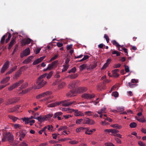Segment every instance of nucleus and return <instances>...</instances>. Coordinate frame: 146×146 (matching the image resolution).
<instances>
[{
  "instance_id": "nucleus-58",
  "label": "nucleus",
  "mask_w": 146,
  "mask_h": 146,
  "mask_svg": "<svg viewBox=\"0 0 146 146\" xmlns=\"http://www.w3.org/2000/svg\"><path fill=\"white\" fill-rule=\"evenodd\" d=\"M16 111L15 109V108H10L8 110V112H12Z\"/></svg>"
},
{
  "instance_id": "nucleus-15",
  "label": "nucleus",
  "mask_w": 146,
  "mask_h": 146,
  "mask_svg": "<svg viewBox=\"0 0 146 146\" xmlns=\"http://www.w3.org/2000/svg\"><path fill=\"white\" fill-rule=\"evenodd\" d=\"M16 43V38H11V41L9 43L8 47V49L10 50L11 49V48L13 46V45Z\"/></svg>"
},
{
  "instance_id": "nucleus-20",
  "label": "nucleus",
  "mask_w": 146,
  "mask_h": 146,
  "mask_svg": "<svg viewBox=\"0 0 146 146\" xmlns=\"http://www.w3.org/2000/svg\"><path fill=\"white\" fill-rule=\"evenodd\" d=\"M60 102H57L50 104L48 105V107H54L60 105Z\"/></svg>"
},
{
  "instance_id": "nucleus-11",
  "label": "nucleus",
  "mask_w": 146,
  "mask_h": 146,
  "mask_svg": "<svg viewBox=\"0 0 146 146\" xmlns=\"http://www.w3.org/2000/svg\"><path fill=\"white\" fill-rule=\"evenodd\" d=\"M19 100V97L9 99L8 100V102L7 103V104H11L15 103L17 102Z\"/></svg>"
},
{
  "instance_id": "nucleus-8",
  "label": "nucleus",
  "mask_w": 146,
  "mask_h": 146,
  "mask_svg": "<svg viewBox=\"0 0 146 146\" xmlns=\"http://www.w3.org/2000/svg\"><path fill=\"white\" fill-rule=\"evenodd\" d=\"M95 96V95L94 94H90L86 93L82 95V98L86 99H90L94 98Z\"/></svg>"
},
{
  "instance_id": "nucleus-21",
  "label": "nucleus",
  "mask_w": 146,
  "mask_h": 146,
  "mask_svg": "<svg viewBox=\"0 0 146 146\" xmlns=\"http://www.w3.org/2000/svg\"><path fill=\"white\" fill-rule=\"evenodd\" d=\"M76 82L73 81L70 83L68 85V88L70 89L73 88L75 87Z\"/></svg>"
},
{
  "instance_id": "nucleus-24",
  "label": "nucleus",
  "mask_w": 146,
  "mask_h": 146,
  "mask_svg": "<svg viewBox=\"0 0 146 146\" xmlns=\"http://www.w3.org/2000/svg\"><path fill=\"white\" fill-rule=\"evenodd\" d=\"M33 58V56H30L29 57H28L27 59L24 60V61L23 62V63H27L28 62H30L32 58Z\"/></svg>"
},
{
  "instance_id": "nucleus-4",
  "label": "nucleus",
  "mask_w": 146,
  "mask_h": 146,
  "mask_svg": "<svg viewBox=\"0 0 146 146\" xmlns=\"http://www.w3.org/2000/svg\"><path fill=\"white\" fill-rule=\"evenodd\" d=\"M59 102H61L60 104H61L62 106L65 107L70 106L72 104H74L76 102L75 101H70V100H68L60 101Z\"/></svg>"
},
{
  "instance_id": "nucleus-45",
  "label": "nucleus",
  "mask_w": 146,
  "mask_h": 146,
  "mask_svg": "<svg viewBox=\"0 0 146 146\" xmlns=\"http://www.w3.org/2000/svg\"><path fill=\"white\" fill-rule=\"evenodd\" d=\"M19 146H27L28 144L25 141H23L21 143H20L19 145Z\"/></svg>"
},
{
  "instance_id": "nucleus-43",
  "label": "nucleus",
  "mask_w": 146,
  "mask_h": 146,
  "mask_svg": "<svg viewBox=\"0 0 146 146\" xmlns=\"http://www.w3.org/2000/svg\"><path fill=\"white\" fill-rule=\"evenodd\" d=\"M111 95L115 97H117L118 96L119 94L117 92L115 91L113 92L112 93Z\"/></svg>"
},
{
  "instance_id": "nucleus-55",
  "label": "nucleus",
  "mask_w": 146,
  "mask_h": 146,
  "mask_svg": "<svg viewBox=\"0 0 146 146\" xmlns=\"http://www.w3.org/2000/svg\"><path fill=\"white\" fill-rule=\"evenodd\" d=\"M92 113V112L90 111H86L85 112V113L88 116H90L92 115L91 113Z\"/></svg>"
},
{
  "instance_id": "nucleus-1",
  "label": "nucleus",
  "mask_w": 146,
  "mask_h": 146,
  "mask_svg": "<svg viewBox=\"0 0 146 146\" xmlns=\"http://www.w3.org/2000/svg\"><path fill=\"white\" fill-rule=\"evenodd\" d=\"M53 73L54 72L52 71H50L48 74L45 73L39 77L36 81L35 86H34V89H39L43 87L47 83L46 81H44L43 78L46 76L47 78L49 79L52 76Z\"/></svg>"
},
{
  "instance_id": "nucleus-27",
  "label": "nucleus",
  "mask_w": 146,
  "mask_h": 146,
  "mask_svg": "<svg viewBox=\"0 0 146 146\" xmlns=\"http://www.w3.org/2000/svg\"><path fill=\"white\" fill-rule=\"evenodd\" d=\"M87 67V65L86 64H83L80 66V70L81 71Z\"/></svg>"
},
{
  "instance_id": "nucleus-48",
  "label": "nucleus",
  "mask_w": 146,
  "mask_h": 146,
  "mask_svg": "<svg viewBox=\"0 0 146 146\" xmlns=\"http://www.w3.org/2000/svg\"><path fill=\"white\" fill-rule=\"evenodd\" d=\"M106 146H115L112 143L110 142H107L105 143Z\"/></svg>"
},
{
  "instance_id": "nucleus-61",
  "label": "nucleus",
  "mask_w": 146,
  "mask_h": 146,
  "mask_svg": "<svg viewBox=\"0 0 146 146\" xmlns=\"http://www.w3.org/2000/svg\"><path fill=\"white\" fill-rule=\"evenodd\" d=\"M78 142L76 141H71L69 142V143L72 144H74L78 143Z\"/></svg>"
},
{
  "instance_id": "nucleus-60",
  "label": "nucleus",
  "mask_w": 146,
  "mask_h": 146,
  "mask_svg": "<svg viewBox=\"0 0 146 146\" xmlns=\"http://www.w3.org/2000/svg\"><path fill=\"white\" fill-rule=\"evenodd\" d=\"M53 116V114H47L46 116H45V117H46V119H48L52 117Z\"/></svg>"
},
{
  "instance_id": "nucleus-2",
  "label": "nucleus",
  "mask_w": 146,
  "mask_h": 146,
  "mask_svg": "<svg viewBox=\"0 0 146 146\" xmlns=\"http://www.w3.org/2000/svg\"><path fill=\"white\" fill-rule=\"evenodd\" d=\"M62 110L67 111L69 113L74 112V114L75 116H84V115L83 113L81 111H79L78 110H74L70 108H64Z\"/></svg>"
},
{
  "instance_id": "nucleus-44",
  "label": "nucleus",
  "mask_w": 146,
  "mask_h": 146,
  "mask_svg": "<svg viewBox=\"0 0 146 146\" xmlns=\"http://www.w3.org/2000/svg\"><path fill=\"white\" fill-rule=\"evenodd\" d=\"M65 83L64 82H62L60 83L58 85V87L59 88H62L65 85Z\"/></svg>"
},
{
  "instance_id": "nucleus-28",
  "label": "nucleus",
  "mask_w": 146,
  "mask_h": 146,
  "mask_svg": "<svg viewBox=\"0 0 146 146\" xmlns=\"http://www.w3.org/2000/svg\"><path fill=\"white\" fill-rule=\"evenodd\" d=\"M84 128L83 127H80L77 128L76 129V131L77 133H79L83 131L84 129Z\"/></svg>"
},
{
  "instance_id": "nucleus-3",
  "label": "nucleus",
  "mask_w": 146,
  "mask_h": 146,
  "mask_svg": "<svg viewBox=\"0 0 146 146\" xmlns=\"http://www.w3.org/2000/svg\"><path fill=\"white\" fill-rule=\"evenodd\" d=\"M2 141L3 142L8 141L11 143V145L13 144L14 141V136L10 132H7L2 138Z\"/></svg>"
},
{
  "instance_id": "nucleus-25",
  "label": "nucleus",
  "mask_w": 146,
  "mask_h": 146,
  "mask_svg": "<svg viewBox=\"0 0 146 146\" xmlns=\"http://www.w3.org/2000/svg\"><path fill=\"white\" fill-rule=\"evenodd\" d=\"M28 83L27 82H25V83L22 84L19 88L21 89L25 88L28 86Z\"/></svg>"
},
{
  "instance_id": "nucleus-52",
  "label": "nucleus",
  "mask_w": 146,
  "mask_h": 146,
  "mask_svg": "<svg viewBox=\"0 0 146 146\" xmlns=\"http://www.w3.org/2000/svg\"><path fill=\"white\" fill-rule=\"evenodd\" d=\"M125 70L126 72H128L129 71V68L128 66H126V65H124Z\"/></svg>"
},
{
  "instance_id": "nucleus-56",
  "label": "nucleus",
  "mask_w": 146,
  "mask_h": 146,
  "mask_svg": "<svg viewBox=\"0 0 146 146\" xmlns=\"http://www.w3.org/2000/svg\"><path fill=\"white\" fill-rule=\"evenodd\" d=\"M54 77L56 78H58L60 77L59 75V72L57 71L54 76Z\"/></svg>"
},
{
  "instance_id": "nucleus-41",
  "label": "nucleus",
  "mask_w": 146,
  "mask_h": 146,
  "mask_svg": "<svg viewBox=\"0 0 146 146\" xmlns=\"http://www.w3.org/2000/svg\"><path fill=\"white\" fill-rule=\"evenodd\" d=\"M7 34H6V35H4L2 37L1 40V42L2 44H3L4 43L5 37L7 36Z\"/></svg>"
},
{
  "instance_id": "nucleus-36",
  "label": "nucleus",
  "mask_w": 146,
  "mask_h": 146,
  "mask_svg": "<svg viewBox=\"0 0 146 146\" xmlns=\"http://www.w3.org/2000/svg\"><path fill=\"white\" fill-rule=\"evenodd\" d=\"M47 126L44 127L43 128L38 131V133L40 134H41L42 132H45L46 129H47Z\"/></svg>"
},
{
  "instance_id": "nucleus-38",
  "label": "nucleus",
  "mask_w": 146,
  "mask_h": 146,
  "mask_svg": "<svg viewBox=\"0 0 146 146\" xmlns=\"http://www.w3.org/2000/svg\"><path fill=\"white\" fill-rule=\"evenodd\" d=\"M106 110V108H103L100 111H98V113L99 114H102L103 113H104L105 112V111Z\"/></svg>"
},
{
  "instance_id": "nucleus-62",
  "label": "nucleus",
  "mask_w": 146,
  "mask_h": 146,
  "mask_svg": "<svg viewBox=\"0 0 146 146\" xmlns=\"http://www.w3.org/2000/svg\"><path fill=\"white\" fill-rule=\"evenodd\" d=\"M59 135V134H57L56 133H54L52 134V135L53 138L54 139H56L57 138V135Z\"/></svg>"
},
{
  "instance_id": "nucleus-59",
  "label": "nucleus",
  "mask_w": 146,
  "mask_h": 146,
  "mask_svg": "<svg viewBox=\"0 0 146 146\" xmlns=\"http://www.w3.org/2000/svg\"><path fill=\"white\" fill-rule=\"evenodd\" d=\"M18 47V46L17 45H16L15 48L14 49L13 52L12 54V55H13L15 53V52L17 50V49Z\"/></svg>"
},
{
  "instance_id": "nucleus-42",
  "label": "nucleus",
  "mask_w": 146,
  "mask_h": 146,
  "mask_svg": "<svg viewBox=\"0 0 146 146\" xmlns=\"http://www.w3.org/2000/svg\"><path fill=\"white\" fill-rule=\"evenodd\" d=\"M9 117L11 119H12L14 121H16L17 119V118L16 117L13 115H9Z\"/></svg>"
},
{
  "instance_id": "nucleus-16",
  "label": "nucleus",
  "mask_w": 146,
  "mask_h": 146,
  "mask_svg": "<svg viewBox=\"0 0 146 146\" xmlns=\"http://www.w3.org/2000/svg\"><path fill=\"white\" fill-rule=\"evenodd\" d=\"M34 118L35 119H37L40 122H41L43 121L44 120H47L46 117H45V116H40L37 117H35Z\"/></svg>"
},
{
  "instance_id": "nucleus-19",
  "label": "nucleus",
  "mask_w": 146,
  "mask_h": 146,
  "mask_svg": "<svg viewBox=\"0 0 146 146\" xmlns=\"http://www.w3.org/2000/svg\"><path fill=\"white\" fill-rule=\"evenodd\" d=\"M19 136L20 137L19 139L20 141H22L23 139L25 137L26 135V133H25L23 131H20L19 132Z\"/></svg>"
},
{
  "instance_id": "nucleus-14",
  "label": "nucleus",
  "mask_w": 146,
  "mask_h": 146,
  "mask_svg": "<svg viewBox=\"0 0 146 146\" xmlns=\"http://www.w3.org/2000/svg\"><path fill=\"white\" fill-rule=\"evenodd\" d=\"M51 92L50 91H48L45 92L43 93L36 97L37 99H39L44 96H47L51 94Z\"/></svg>"
},
{
  "instance_id": "nucleus-53",
  "label": "nucleus",
  "mask_w": 146,
  "mask_h": 146,
  "mask_svg": "<svg viewBox=\"0 0 146 146\" xmlns=\"http://www.w3.org/2000/svg\"><path fill=\"white\" fill-rule=\"evenodd\" d=\"M58 54L55 55L54 57H52L50 60V62H51L55 59H56L58 57Z\"/></svg>"
},
{
  "instance_id": "nucleus-13",
  "label": "nucleus",
  "mask_w": 146,
  "mask_h": 146,
  "mask_svg": "<svg viewBox=\"0 0 146 146\" xmlns=\"http://www.w3.org/2000/svg\"><path fill=\"white\" fill-rule=\"evenodd\" d=\"M78 92L75 89L72 90L70 92L67 94V96L68 97H71L75 96V94H76Z\"/></svg>"
},
{
  "instance_id": "nucleus-63",
  "label": "nucleus",
  "mask_w": 146,
  "mask_h": 146,
  "mask_svg": "<svg viewBox=\"0 0 146 146\" xmlns=\"http://www.w3.org/2000/svg\"><path fill=\"white\" fill-rule=\"evenodd\" d=\"M97 66V64H94L92 65H91L90 67V69H93L95 68Z\"/></svg>"
},
{
  "instance_id": "nucleus-57",
  "label": "nucleus",
  "mask_w": 146,
  "mask_h": 146,
  "mask_svg": "<svg viewBox=\"0 0 146 146\" xmlns=\"http://www.w3.org/2000/svg\"><path fill=\"white\" fill-rule=\"evenodd\" d=\"M112 54H116L117 56L120 55V53L117 51L114 50L112 52Z\"/></svg>"
},
{
  "instance_id": "nucleus-34",
  "label": "nucleus",
  "mask_w": 146,
  "mask_h": 146,
  "mask_svg": "<svg viewBox=\"0 0 146 146\" xmlns=\"http://www.w3.org/2000/svg\"><path fill=\"white\" fill-rule=\"evenodd\" d=\"M9 62L8 61H7L5 63L3 64V67H4L6 68L7 69L9 67Z\"/></svg>"
},
{
  "instance_id": "nucleus-22",
  "label": "nucleus",
  "mask_w": 146,
  "mask_h": 146,
  "mask_svg": "<svg viewBox=\"0 0 146 146\" xmlns=\"http://www.w3.org/2000/svg\"><path fill=\"white\" fill-rule=\"evenodd\" d=\"M78 90L80 93H83L87 91V88L84 87H80L78 88Z\"/></svg>"
},
{
  "instance_id": "nucleus-26",
  "label": "nucleus",
  "mask_w": 146,
  "mask_h": 146,
  "mask_svg": "<svg viewBox=\"0 0 146 146\" xmlns=\"http://www.w3.org/2000/svg\"><path fill=\"white\" fill-rule=\"evenodd\" d=\"M78 76V74H76L73 75H69L68 76V77L71 79H74L77 77Z\"/></svg>"
},
{
  "instance_id": "nucleus-32",
  "label": "nucleus",
  "mask_w": 146,
  "mask_h": 146,
  "mask_svg": "<svg viewBox=\"0 0 146 146\" xmlns=\"http://www.w3.org/2000/svg\"><path fill=\"white\" fill-rule=\"evenodd\" d=\"M111 126L113 128H116L118 129H120L122 127L121 125H119L117 124H113L111 125Z\"/></svg>"
},
{
  "instance_id": "nucleus-64",
  "label": "nucleus",
  "mask_w": 146,
  "mask_h": 146,
  "mask_svg": "<svg viewBox=\"0 0 146 146\" xmlns=\"http://www.w3.org/2000/svg\"><path fill=\"white\" fill-rule=\"evenodd\" d=\"M138 144L140 146H145V144L144 143L141 141H139L138 142Z\"/></svg>"
},
{
  "instance_id": "nucleus-51",
  "label": "nucleus",
  "mask_w": 146,
  "mask_h": 146,
  "mask_svg": "<svg viewBox=\"0 0 146 146\" xmlns=\"http://www.w3.org/2000/svg\"><path fill=\"white\" fill-rule=\"evenodd\" d=\"M67 128V127L66 126H62L58 129V130L59 131L62 130H65Z\"/></svg>"
},
{
  "instance_id": "nucleus-10",
  "label": "nucleus",
  "mask_w": 146,
  "mask_h": 146,
  "mask_svg": "<svg viewBox=\"0 0 146 146\" xmlns=\"http://www.w3.org/2000/svg\"><path fill=\"white\" fill-rule=\"evenodd\" d=\"M27 68L26 66H24L22 67L20 69L16 72L15 75L14 76L13 78L14 79H17L19 77L20 75L22 73L21 69L24 68V69L26 68Z\"/></svg>"
},
{
  "instance_id": "nucleus-39",
  "label": "nucleus",
  "mask_w": 146,
  "mask_h": 146,
  "mask_svg": "<svg viewBox=\"0 0 146 146\" xmlns=\"http://www.w3.org/2000/svg\"><path fill=\"white\" fill-rule=\"evenodd\" d=\"M112 44L115 45V46H117V47L118 46H120V45L117 43L116 40H114L112 41Z\"/></svg>"
},
{
  "instance_id": "nucleus-7",
  "label": "nucleus",
  "mask_w": 146,
  "mask_h": 146,
  "mask_svg": "<svg viewBox=\"0 0 146 146\" xmlns=\"http://www.w3.org/2000/svg\"><path fill=\"white\" fill-rule=\"evenodd\" d=\"M58 64V60H55L52 62V63L51 64H50L48 65V68L50 69L51 70H52L54 68H55L57 67Z\"/></svg>"
},
{
  "instance_id": "nucleus-46",
  "label": "nucleus",
  "mask_w": 146,
  "mask_h": 146,
  "mask_svg": "<svg viewBox=\"0 0 146 146\" xmlns=\"http://www.w3.org/2000/svg\"><path fill=\"white\" fill-rule=\"evenodd\" d=\"M111 72L112 73V75L114 77L116 78L118 77L119 76V74H117V72H114L112 71Z\"/></svg>"
},
{
  "instance_id": "nucleus-31",
  "label": "nucleus",
  "mask_w": 146,
  "mask_h": 146,
  "mask_svg": "<svg viewBox=\"0 0 146 146\" xmlns=\"http://www.w3.org/2000/svg\"><path fill=\"white\" fill-rule=\"evenodd\" d=\"M83 121V119H77L76 121V123L77 124H80L82 123V122Z\"/></svg>"
},
{
  "instance_id": "nucleus-17",
  "label": "nucleus",
  "mask_w": 146,
  "mask_h": 146,
  "mask_svg": "<svg viewBox=\"0 0 146 146\" xmlns=\"http://www.w3.org/2000/svg\"><path fill=\"white\" fill-rule=\"evenodd\" d=\"M62 114L63 113L61 112H56L54 114L53 118H56L57 117L58 120H61V118L59 116L62 115Z\"/></svg>"
},
{
  "instance_id": "nucleus-49",
  "label": "nucleus",
  "mask_w": 146,
  "mask_h": 146,
  "mask_svg": "<svg viewBox=\"0 0 146 146\" xmlns=\"http://www.w3.org/2000/svg\"><path fill=\"white\" fill-rule=\"evenodd\" d=\"M21 126L19 124H15L14 125V127L16 129H20L21 128Z\"/></svg>"
},
{
  "instance_id": "nucleus-30",
  "label": "nucleus",
  "mask_w": 146,
  "mask_h": 146,
  "mask_svg": "<svg viewBox=\"0 0 146 146\" xmlns=\"http://www.w3.org/2000/svg\"><path fill=\"white\" fill-rule=\"evenodd\" d=\"M135 118L136 119L137 121L139 122L143 123L145 121V120L144 119V118H138L137 116H135Z\"/></svg>"
},
{
  "instance_id": "nucleus-33",
  "label": "nucleus",
  "mask_w": 146,
  "mask_h": 146,
  "mask_svg": "<svg viewBox=\"0 0 146 146\" xmlns=\"http://www.w3.org/2000/svg\"><path fill=\"white\" fill-rule=\"evenodd\" d=\"M7 34H8V38H7L6 39V40H5V43H7L9 42V41L10 40L11 37V34L10 33L8 32L7 33Z\"/></svg>"
},
{
  "instance_id": "nucleus-37",
  "label": "nucleus",
  "mask_w": 146,
  "mask_h": 146,
  "mask_svg": "<svg viewBox=\"0 0 146 146\" xmlns=\"http://www.w3.org/2000/svg\"><path fill=\"white\" fill-rule=\"evenodd\" d=\"M137 125V123L135 122H133L131 123L129 125V126L131 128H134L136 127Z\"/></svg>"
},
{
  "instance_id": "nucleus-6",
  "label": "nucleus",
  "mask_w": 146,
  "mask_h": 146,
  "mask_svg": "<svg viewBox=\"0 0 146 146\" xmlns=\"http://www.w3.org/2000/svg\"><path fill=\"white\" fill-rule=\"evenodd\" d=\"M32 42H33V40L29 38L23 39L21 41V45L22 46H24L26 44H29Z\"/></svg>"
},
{
  "instance_id": "nucleus-54",
  "label": "nucleus",
  "mask_w": 146,
  "mask_h": 146,
  "mask_svg": "<svg viewBox=\"0 0 146 146\" xmlns=\"http://www.w3.org/2000/svg\"><path fill=\"white\" fill-rule=\"evenodd\" d=\"M104 38L106 39L107 42L108 43L109 42V40L108 36L106 34H105L104 35Z\"/></svg>"
},
{
  "instance_id": "nucleus-5",
  "label": "nucleus",
  "mask_w": 146,
  "mask_h": 146,
  "mask_svg": "<svg viewBox=\"0 0 146 146\" xmlns=\"http://www.w3.org/2000/svg\"><path fill=\"white\" fill-rule=\"evenodd\" d=\"M24 81L23 80H22L13 84L8 88V90L9 91L12 90L13 89L19 86Z\"/></svg>"
},
{
  "instance_id": "nucleus-50",
  "label": "nucleus",
  "mask_w": 146,
  "mask_h": 146,
  "mask_svg": "<svg viewBox=\"0 0 146 146\" xmlns=\"http://www.w3.org/2000/svg\"><path fill=\"white\" fill-rule=\"evenodd\" d=\"M40 62L39 59L38 58L34 61L33 63V65H36L39 63Z\"/></svg>"
},
{
  "instance_id": "nucleus-29",
  "label": "nucleus",
  "mask_w": 146,
  "mask_h": 146,
  "mask_svg": "<svg viewBox=\"0 0 146 146\" xmlns=\"http://www.w3.org/2000/svg\"><path fill=\"white\" fill-rule=\"evenodd\" d=\"M63 68L62 70V72H63L66 71L68 69L69 66L67 64H64L63 65Z\"/></svg>"
},
{
  "instance_id": "nucleus-18",
  "label": "nucleus",
  "mask_w": 146,
  "mask_h": 146,
  "mask_svg": "<svg viewBox=\"0 0 146 146\" xmlns=\"http://www.w3.org/2000/svg\"><path fill=\"white\" fill-rule=\"evenodd\" d=\"M111 59L109 58L107 60L106 62V63L103 66V67L101 68L102 70H104L106 68L109 64L110 62H111Z\"/></svg>"
},
{
  "instance_id": "nucleus-9",
  "label": "nucleus",
  "mask_w": 146,
  "mask_h": 146,
  "mask_svg": "<svg viewBox=\"0 0 146 146\" xmlns=\"http://www.w3.org/2000/svg\"><path fill=\"white\" fill-rule=\"evenodd\" d=\"M95 122L92 119H90L88 118H87L85 119H83L82 123L83 124H88L92 125L94 124Z\"/></svg>"
},
{
  "instance_id": "nucleus-12",
  "label": "nucleus",
  "mask_w": 146,
  "mask_h": 146,
  "mask_svg": "<svg viewBox=\"0 0 146 146\" xmlns=\"http://www.w3.org/2000/svg\"><path fill=\"white\" fill-rule=\"evenodd\" d=\"M30 52L29 48H27L23 51V53L21 54V57H23L24 56H27L30 54Z\"/></svg>"
},
{
  "instance_id": "nucleus-23",
  "label": "nucleus",
  "mask_w": 146,
  "mask_h": 146,
  "mask_svg": "<svg viewBox=\"0 0 146 146\" xmlns=\"http://www.w3.org/2000/svg\"><path fill=\"white\" fill-rule=\"evenodd\" d=\"M10 79V77L9 76H7L6 78L3 79L1 82V83L2 84L6 83Z\"/></svg>"
},
{
  "instance_id": "nucleus-47",
  "label": "nucleus",
  "mask_w": 146,
  "mask_h": 146,
  "mask_svg": "<svg viewBox=\"0 0 146 146\" xmlns=\"http://www.w3.org/2000/svg\"><path fill=\"white\" fill-rule=\"evenodd\" d=\"M76 68L75 67H74L72 68L71 70H70L68 72V73H70L71 72L75 73L76 71Z\"/></svg>"
},
{
  "instance_id": "nucleus-35",
  "label": "nucleus",
  "mask_w": 146,
  "mask_h": 146,
  "mask_svg": "<svg viewBox=\"0 0 146 146\" xmlns=\"http://www.w3.org/2000/svg\"><path fill=\"white\" fill-rule=\"evenodd\" d=\"M22 119L23 121H25V123L26 124H28L29 123V121L30 120L28 118L25 117Z\"/></svg>"
},
{
  "instance_id": "nucleus-40",
  "label": "nucleus",
  "mask_w": 146,
  "mask_h": 146,
  "mask_svg": "<svg viewBox=\"0 0 146 146\" xmlns=\"http://www.w3.org/2000/svg\"><path fill=\"white\" fill-rule=\"evenodd\" d=\"M105 86H102L100 85L98 86L97 89L98 90L100 91L102 89H105Z\"/></svg>"
}]
</instances>
